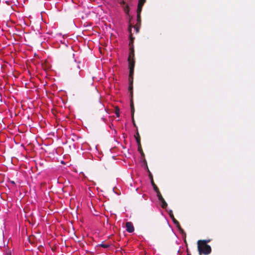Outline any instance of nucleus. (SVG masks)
<instances>
[{
    "label": "nucleus",
    "mask_w": 255,
    "mask_h": 255,
    "mask_svg": "<svg viewBox=\"0 0 255 255\" xmlns=\"http://www.w3.org/2000/svg\"><path fill=\"white\" fill-rule=\"evenodd\" d=\"M134 58V52L133 49L131 50V51L129 53L128 61V66L129 68V81L132 84L133 81V74L134 71V61L133 59Z\"/></svg>",
    "instance_id": "f257e3e1"
},
{
    "label": "nucleus",
    "mask_w": 255,
    "mask_h": 255,
    "mask_svg": "<svg viewBox=\"0 0 255 255\" xmlns=\"http://www.w3.org/2000/svg\"><path fill=\"white\" fill-rule=\"evenodd\" d=\"M198 249L200 255H208L211 251L210 246L207 245L205 241H199L198 242Z\"/></svg>",
    "instance_id": "f03ea898"
},
{
    "label": "nucleus",
    "mask_w": 255,
    "mask_h": 255,
    "mask_svg": "<svg viewBox=\"0 0 255 255\" xmlns=\"http://www.w3.org/2000/svg\"><path fill=\"white\" fill-rule=\"evenodd\" d=\"M127 231L128 233H132L134 231V227L131 222L126 223Z\"/></svg>",
    "instance_id": "7ed1b4c3"
},
{
    "label": "nucleus",
    "mask_w": 255,
    "mask_h": 255,
    "mask_svg": "<svg viewBox=\"0 0 255 255\" xmlns=\"http://www.w3.org/2000/svg\"><path fill=\"white\" fill-rule=\"evenodd\" d=\"M171 218L173 220V222L174 223V224H175L176 225H179V223L177 221H176L175 219H174V216H173V214L172 213V211L171 210H170L169 211V213Z\"/></svg>",
    "instance_id": "20e7f679"
},
{
    "label": "nucleus",
    "mask_w": 255,
    "mask_h": 255,
    "mask_svg": "<svg viewBox=\"0 0 255 255\" xmlns=\"http://www.w3.org/2000/svg\"><path fill=\"white\" fill-rule=\"evenodd\" d=\"M156 193H157V196L158 199L159 200V201L161 202L162 200L163 201L164 199L162 197V195H161L160 192L159 191H157Z\"/></svg>",
    "instance_id": "39448f33"
},
{
    "label": "nucleus",
    "mask_w": 255,
    "mask_h": 255,
    "mask_svg": "<svg viewBox=\"0 0 255 255\" xmlns=\"http://www.w3.org/2000/svg\"><path fill=\"white\" fill-rule=\"evenodd\" d=\"M156 193H157V196L158 199L159 200V201L161 202L162 200L163 201L164 199L162 197V195H161L160 192L159 191H157Z\"/></svg>",
    "instance_id": "423d86ee"
},
{
    "label": "nucleus",
    "mask_w": 255,
    "mask_h": 255,
    "mask_svg": "<svg viewBox=\"0 0 255 255\" xmlns=\"http://www.w3.org/2000/svg\"><path fill=\"white\" fill-rule=\"evenodd\" d=\"M141 9H142V6L138 5V6H137V18L138 19L139 18V14H140V12L141 11Z\"/></svg>",
    "instance_id": "0eeeda50"
},
{
    "label": "nucleus",
    "mask_w": 255,
    "mask_h": 255,
    "mask_svg": "<svg viewBox=\"0 0 255 255\" xmlns=\"http://www.w3.org/2000/svg\"><path fill=\"white\" fill-rule=\"evenodd\" d=\"M160 202L161 203V207L163 208H165L167 206V204L165 201L164 200V199L163 200V201L162 200Z\"/></svg>",
    "instance_id": "6e6552de"
},
{
    "label": "nucleus",
    "mask_w": 255,
    "mask_h": 255,
    "mask_svg": "<svg viewBox=\"0 0 255 255\" xmlns=\"http://www.w3.org/2000/svg\"><path fill=\"white\" fill-rule=\"evenodd\" d=\"M145 1V0H139L138 5L142 6Z\"/></svg>",
    "instance_id": "1a4fd4ad"
},
{
    "label": "nucleus",
    "mask_w": 255,
    "mask_h": 255,
    "mask_svg": "<svg viewBox=\"0 0 255 255\" xmlns=\"http://www.w3.org/2000/svg\"><path fill=\"white\" fill-rule=\"evenodd\" d=\"M100 247H102L104 248H107L109 247V245H107V244H101L99 245Z\"/></svg>",
    "instance_id": "9d476101"
},
{
    "label": "nucleus",
    "mask_w": 255,
    "mask_h": 255,
    "mask_svg": "<svg viewBox=\"0 0 255 255\" xmlns=\"http://www.w3.org/2000/svg\"><path fill=\"white\" fill-rule=\"evenodd\" d=\"M116 115L118 117H120V112L119 109H117L116 110Z\"/></svg>",
    "instance_id": "9b49d317"
},
{
    "label": "nucleus",
    "mask_w": 255,
    "mask_h": 255,
    "mask_svg": "<svg viewBox=\"0 0 255 255\" xmlns=\"http://www.w3.org/2000/svg\"><path fill=\"white\" fill-rule=\"evenodd\" d=\"M153 185L154 186L153 188H154V191L156 192H157V191H159L158 188L153 183Z\"/></svg>",
    "instance_id": "f8f14e48"
},
{
    "label": "nucleus",
    "mask_w": 255,
    "mask_h": 255,
    "mask_svg": "<svg viewBox=\"0 0 255 255\" xmlns=\"http://www.w3.org/2000/svg\"><path fill=\"white\" fill-rule=\"evenodd\" d=\"M130 106H131V112H133V104H131L130 105Z\"/></svg>",
    "instance_id": "ddd939ff"
},
{
    "label": "nucleus",
    "mask_w": 255,
    "mask_h": 255,
    "mask_svg": "<svg viewBox=\"0 0 255 255\" xmlns=\"http://www.w3.org/2000/svg\"><path fill=\"white\" fill-rule=\"evenodd\" d=\"M136 141L138 142V143H139V140L137 138H136Z\"/></svg>",
    "instance_id": "4468645a"
},
{
    "label": "nucleus",
    "mask_w": 255,
    "mask_h": 255,
    "mask_svg": "<svg viewBox=\"0 0 255 255\" xmlns=\"http://www.w3.org/2000/svg\"><path fill=\"white\" fill-rule=\"evenodd\" d=\"M129 88H130L131 90L132 89V85L131 86V87H129Z\"/></svg>",
    "instance_id": "2eb2a0df"
}]
</instances>
